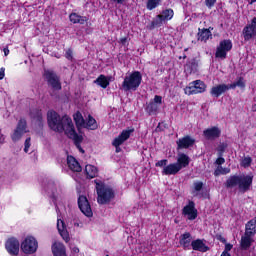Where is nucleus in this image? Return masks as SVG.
Wrapping results in <instances>:
<instances>
[{
    "label": "nucleus",
    "mask_w": 256,
    "mask_h": 256,
    "mask_svg": "<svg viewBox=\"0 0 256 256\" xmlns=\"http://www.w3.org/2000/svg\"><path fill=\"white\" fill-rule=\"evenodd\" d=\"M96 85H99L102 87V89H107L109 87V81L107 80V77L105 75H100L95 81Z\"/></svg>",
    "instance_id": "32"
},
{
    "label": "nucleus",
    "mask_w": 256,
    "mask_h": 256,
    "mask_svg": "<svg viewBox=\"0 0 256 256\" xmlns=\"http://www.w3.org/2000/svg\"><path fill=\"white\" fill-rule=\"evenodd\" d=\"M251 165V157H245L242 160V167H249Z\"/></svg>",
    "instance_id": "41"
},
{
    "label": "nucleus",
    "mask_w": 256,
    "mask_h": 256,
    "mask_svg": "<svg viewBox=\"0 0 256 256\" xmlns=\"http://www.w3.org/2000/svg\"><path fill=\"white\" fill-rule=\"evenodd\" d=\"M4 55L7 57L9 55V48H4Z\"/></svg>",
    "instance_id": "52"
},
{
    "label": "nucleus",
    "mask_w": 256,
    "mask_h": 256,
    "mask_svg": "<svg viewBox=\"0 0 256 256\" xmlns=\"http://www.w3.org/2000/svg\"><path fill=\"white\" fill-rule=\"evenodd\" d=\"M251 185H253V176L245 174L230 176L226 181V187L228 189L238 187L242 193H247L251 189Z\"/></svg>",
    "instance_id": "2"
},
{
    "label": "nucleus",
    "mask_w": 256,
    "mask_h": 256,
    "mask_svg": "<svg viewBox=\"0 0 256 256\" xmlns=\"http://www.w3.org/2000/svg\"><path fill=\"white\" fill-rule=\"evenodd\" d=\"M57 229L62 239H64L66 243H69V232L67 231V228H65V222H63V220L58 219Z\"/></svg>",
    "instance_id": "21"
},
{
    "label": "nucleus",
    "mask_w": 256,
    "mask_h": 256,
    "mask_svg": "<svg viewBox=\"0 0 256 256\" xmlns=\"http://www.w3.org/2000/svg\"><path fill=\"white\" fill-rule=\"evenodd\" d=\"M211 37V31L209 29H202L198 32V41H207Z\"/></svg>",
    "instance_id": "33"
},
{
    "label": "nucleus",
    "mask_w": 256,
    "mask_h": 256,
    "mask_svg": "<svg viewBox=\"0 0 256 256\" xmlns=\"http://www.w3.org/2000/svg\"><path fill=\"white\" fill-rule=\"evenodd\" d=\"M83 140H81L79 143H78V145H77V141H75L74 140V143H75V145H76V147L79 149V151H81V153H85V150H83V148H81V142H82Z\"/></svg>",
    "instance_id": "45"
},
{
    "label": "nucleus",
    "mask_w": 256,
    "mask_h": 256,
    "mask_svg": "<svg viewBox=\"0 0 256 256\" xmlns=\"http://www.w3.org/2000/svg\"><path fill=\"white\" fill-rule=\"evenodd\" d=\"M74 225H75L76 227H79V223H75Z\"/></svg>",
    "instance_id": "59"
},
{
    "label": "nucleus",
    "mask_w": 256,
    "mask_h": 256,
    "mask_svg": "<svg viewBox=\"0 0 256 256\" xmlns=\"http://www.w3.org/2000/svg\"><path fill=\"white\" fill-rule=\"evenodd\" d=\"M191 159L186 154L180 153L178 154L176 165H179L180 170L187 167L190 163Z\"/></svg>",
    "instance_id": "25"
},
{
    "label": "nucleus",
    "mask_w": 256,
    "mask_h": 256,
    "mask_svg": "<svg viewBox=\"0 0 256 256\" xmlns=\"http://www.w3.org/2000/svg\"><path fill=\"white\" fill-rule=\"evenodd\" d=\"M29 147H31V138H27L24 143V151L29 153Z\"/></svg>",
    "instance_id": "39"
},
{
    "label": "nucleus",
    "mask_w": 256,
    "mask_h": 256,
    "mask_svg": "<svg viewBox=\"0 0 256 256\" xmlns=\"http://www.w3.org/2000/svg\"><path fill=\"white\" fill-rule=\"evenodd\" d=\"M78 207L83 215H85L86 217H93V210H91V205L89 204V200H87V197L79 196Z\"/></svg>",
    "instance_id": "11"
},
{
    "label": "nucleus",
    "mask_w": 256,
    "mask_h": 256,
    "mask_svg": "<svg viewBox=\"0 0 256 256\" xmlns=\"http://www.w3.org/2000/svg\"><path fill=\"white\" fill-rule=\"evenodd\" d=\"M191 247L194 251H200L202 253H207L209 246L205 245L201 240H194L191 243Z\"/></svg>",
    "instance_id": "23"
},
{
    "label": "nucleus",
    "mask_w": 256,
    "mask_h": 256,
    "mask_svg": "<svg viewBox=\"0 0 256 256\" xmlns=\"http://www.w3.org/2000/svg\"><path fill=\"white\" fill-rule=\"evenodd\" d=\"M182 215L187 217L189 221H194V219H197V210L195 209V202L189 201L188 205H186L183 208Z\"/></svg>",
    "instance_id": "13"
},
{
    "label": "nucleus",
    "mask_w": 256,
    "mask_h": 256,
    "mask_svg": "<svg viewBox=\"0 0 256 256\" xmlns=\"http://www.w3.org/2000/svg\"><path fill=\"white\" fill-rule=\"evenodd\" d=\"M44 77L52 89L56 91L61 90V80H59V76L53 70H45Z\"/></svg>",
    "instance_id": "7"
},
{
    "label": "nucleus",
    "mask_w": 256,
    "mask_h": 256,
    "mask_svg": "<svg viewBox=\"0 0 256 256\" xmlns=\"http://www.w3.org/2000/svg\"><path fill=\"white\" fill-rule=\"evenodd\" d=\"M229 85L226 84H219L211 88L210 95L212 97H221L223 93H226V91H229Z\"/></svg>",
    "instance_id": "15"
},
{
    "label": "nucleus",
    "mask_w": 256,
    "mask_h": 256,
    "mask_svg": "<svg viewBox=\"0 0 256 256\" xmlns=\"http://www.w3.org/2000/svg\"><path fill=\"white\" fill-rule=\"evenodd\" d=\"M38 119H41V116L38 115Z\"/></svg>",
    "instance_id": "60"
},
{
    "label": "nucleus",
    "mask_w": 256,
    "mask_h": 256,
    "mask_svg": "<svg viewBox=\"0 0 256 256\" xmlns=\"http://www.w3.org/2000/svg\"><path fill=\"white\" fill-rule=\"evenodd\" d=\"M72 251H73L74 253H79V248H77V247L74 246V247L72 248Z\"/></svg>",
    "instance_id": "54"
},
{
    "label": "nucleus",
    "mask_w": 256,
    "mask_h": 256,
    "mask_svg": "<svg viewBox=\"0 0 256 256\" xmlns=\"http://www.w3.org/2000/svg\"><path fill=\"white\" fill-rule=\"evenodd\" d=\"M232 48L233 43H231V40L221 41L216 50V57L220 59H225V57H227V52L231 51Z\"/></svg>",
    "instance_id": "9"
},
{
    "label": "nucleus",
    "mask_w": 256,
    "mask_h": 256,
    "mask_svg": "<svg viewBox=\"0 0 256 256\" xmlns=\"http://www.w3.org/2000/svg\"><path fill=\"white\" fill-rule=\"evenodd\" d=\"M173 19V10L167 9L162 12V14L158 15V20L156 21V25L159 23H163V21H169Z\"/></svg>",
    "instance_id": "24"
},
{
    "label": "nucleus",
    "mask_w": 256,
    "mask_h": 256,
    "mask_svg": "<svg viewBox=\"0 0 256 256\" xmlns=\"http://www.w3.org/2000/svg\"><path fill=\"white\" fill-rule=\"evenodd\" d=\"M180 166L177 163H172L163 168V175H177L180 172Z\"/></svg>",
    "instance_id": "19"
},
{
    "label": "nucleus",
    "mask_w": 256,
    "mask_h": 256,
    "mask_svg": "<svg viewBox=\"0 0 256 256\" xmlns=\"http://www.w3.org/2000/svg\"><path fill=\"white\" fill-rule=\"evenodd\" d=\"M167 159H164V160H160L156 163V167H167Z\"/></svg>",
    "instance_id": "43"
},
{
    "label": "nucleus",
    "mask_w": 256,
    "mask_h": 256,
    "mask_svg": "<svg viewBox=\"0 0 256 256\" xmlns=\"http://www.w3.org/2000/svg\"><path fill=\"white\" fill-rule=\"evenodd\" d=\"M243 35L245 41H250L253 37H256V17H254L250 24L243 29Z\"/></svg>",
    "instance_id": "12"
},
{
    "label": "nucleus",
    "mask_w": 256,
    "mask_h": 256,
    "mask_svg": "<svg viewBox=\"0 0 256 256\" xmlns=\"http://www.w3.org/2000/svg\"><path fill=\"white\" fill-rule=\"evenodd\" d=\"M65 57H66V59H68L69 61H71V60L73 59V50H72V49H68V50L66 51Z\"/></svg>",
    "instance_id": "42"
},
{
    "label": "nucleus",
    "mask_w": 256,
    "mask_h": 256,
    "mask_svg": "<svg viewBox=\"0 0 256 256\" xmlns=\"http://www.w3.org/2000/svg\"><path fill=\"white\" fill-rule=\"evenodd\" d=\"M152 103H155L156 105H161L163 103V97L156 95L154 97V101H152Z\"/></svg>",
    "instance_id": "40"
},
{
    "label": "nucleus",
    "mask_w": 256,
    "mask_h": 256,
    "mask_svg": "<svg viewBox=\"0 0 256 256\" xmlns=\"http://www.w3.org/2000/svg\"><path fill=\"white\" fill-rule=\"evenodd\" d=\"M120 42L122 43V45H125V43H127V38L120 39Z\"/></svg>",
    "instance_id": "53"
},
{
    "label": "nucleus",
    "mask_w": 256,
    "mask_h": 256,
    "mask_svg": "<svg viewBox=\"0 0 256 256\" xmlns=\"http://www.w3.org/2000/svg\"><path fill=\"white\" fill-rule=\"evenodd\" d=\"M3 143H5V136L1 135L0 136V145H3Z\"/></svg>",
    "instance_id": "50"
},
{
    "label": "nucleus",
    "mask_w": 256,
    "mask_h": 256,
    "mask_svg": "<svg viewBox=\"0 0 256 256\" xmlns=\"http://www.w3.org/2000/svg\"><path fill=\"white\" fill-rule=\"evenodd\" d=\"M229 89H236V87H239L240 89H245V80L243 79V77H239L237 78V80L228 85Z\"/></svg>",
    "instance_id": "34"
},
{
    "label": "nucleus",
    "mask_w": 256,
    "mask_h": 256,
    "mask_svg": "<svg viewBox=\"0 0 256 256\" xmlns=\"http://www.w3.org/2000/svg\"><path fill=\"white\" fill-rule=\"evenodd\" d=\"M220 241H221L222 243H227V240H226L225 238L221 237V236H220Z\"/></svg>",
    "instance_id": "55"
},
{
    "label": "nucleus",
    "mask_w": 256,
    "mask_h": 256,
    "mask_svg": "<svg viewBox=\"0 0 256 256\" xmlns=\"http://www.w3.org/2000/svg\"><path fill=\"white\" fill-rule=\"evenodd\" d=\"M253 111H256V104L252 107Z\"/></svg>",
    "instance_id": "58"
},
{
    "label": "nucleus",
    "mask_w": 256,
    "mask_h": 256,
    "mask_svg": "<svg viewBox=\"0 0 256 256\" xmlns=\"http://www.w3.org/2000/svg\"><path fill=\"white\" fill-rule=\"evenodd\" d=\"M74 121H75L78 129L80 127H85V119L83 118V115H81L80 112H77L76 114H74Z\"/></svg>",
    "instance_id": "35"
},
{
    "label": "nucleus",
    "mask_w": 256,
    "mask_h": 256,
    "mask_svg": "<svg viewBox=\"0 0 256 256\" xmlns=\"http://www.w3.org/2000/svg\"><path fill=\"white\" fill-rule=\"evenodd\" d=\"M253 241V235L247 234L245 232L244 235L241 237L240 241V247L242 251H247V249H249V247H251V245L253 244Z\"/></svg>",
    "instance_id": "17"
},
{
    "label": "nucleus",
    "mask_w": 256,
    "mask_h": 256,
    "mask_svg": "<svg viewBox=\"0 0 256 256\" xmlns=\"http://www.w3.org/2000/svg\"><path fill=\"white\" fill-rule=\"evenodd\" d=\"M52 253L54 256H67L65 245L61 242H55L53 244Z\"/></svg>",
    "instance_id": "20"
},
{
    "label": "nucleus",
    "mask_w": 256,
    "mask_h": 256,
    "mask_svg": "<svg viewBox=\"0 0 256 256\" xmlns=\"http://www.w3.org/2000/svg\"><path fill=\"white\" fill-rule=\"evenodd\" d=\"M4 77H5V68H1L0 69V80L4 79Z\"/></svg>",
    "instance_id": "48"
},
{
    "label": "nucleus",
    "mask_w": 256,
    "mask_h": 256,
    "mask_svg": "<svg viewBox=\"0 0 256 256\" xmlns=\"http://www.w3.org/2000/svg\"><path fill=\"white\" fill-rule=\"evenodd\" d=\"M67 165L71 171H74L76 173H80L81 171V165L79 162L75 159L73 156L67 157Z\"/></svg>",
    "instance_id": "22"
},
{
    "label": "nucleus",
    "mask_w": 256,
    "mask_h": 256,
    "mask_svg": "<svg viewBox=\"0 0 256 256\" xmlns=\"http://www.w3.org/2000/svg\"><path fill=\"white\" fill-rule=\"evenodd\" d=\"M86 129H90L91 131H95V129H97L98 125H97V120H95V118H93V116L89 115L87 122H85V126Z\"/></svg>",
    "instance_id": "31"
},
{
    "label": "nucleus",
    "mask_w": 256,
    "mask_h": 256,
    "mask_svg": "<svg viewBox=\"0 0 256 256\" xmlns=\"http://www.w3.org/2000/svg\"><path fill=\"white\" fill-rule=\"evenodd\" d=\"M231 249H233V245H231V244H226V245H225V250H224V252L229 253V251H231Z\"/></svg>",
    "instance_id": "46"
},
{
    "label": "nucleus",
    "mask_w": 256,
    "mask_h": 256,
    "mask_svg": "<svg viewBox=\"0 0 256 256\" xmlns=\"http://www.w3.org/2000/svg\"><path fill=\"white\" fill-rule=\"evenodd\" d=\"M85 173L87 175V177H89V179H93L95 177H97V167L93 166V165H86L85 167Z\"/></svg>",
    "instance_id": "30"
},
{
    "label": "nucleus",
    "mask_w": 256,
    "mask_h": 256,
    "mask_svg": "<svg viewBox=\"0 0 256 256\" xmlns=\"http://www.w3.org/2000/svg\"><path fill=\"white\" fill-rule=\"evenodd\" d=\"M114 1V3H118L119 5H123V3L125 2V0H112Z\"/></svg>",
    "instance_id": "51"
},
{
    "label": "nucleus",
    "mask_w": 256,
    "mask_h": 256,
    "mask_svg": "<svg viewBox=\"0 0 256 256\" xmlns=\"http://www.w3.org/2000/svg\"><path fill=\"white\" fill-rule=\"evenodd\" d=\"M204 137L208 140L217 139L221 135V130L217 127H212L204 130Z\"/></svg>",
    "instance_id": "18"
},
{
    "label": "nucleus",
    "mask_w": 256,
    "mask_h": 256,
    "mask_svg": "<svg viewBox=\"0 0 256 256\" xmlns=\"http://www.w3.org/2000/svg\"><path fill=\"white\" fill-rule=\"evenodd\" d=\"M141 81H143V76L141 72L134 71L131 74H127L122 83V89L124 91H137L139 86L141 85Z\"/></svg>",
    "instance_id": "4"
},
{
    "label": "nucleus",
    "mask_w": 256,
    "mask_h": 256,
    "mask_svg": "<svg viewBox=\"0 0 256 256\" xmlns=\"http://www.w3.org/2000/svg\"><path fill=\"white\" fill-rule=\"evenodd\" d=\"M216 163H217V165H223V163H225V158H218L216 160Z\"/></svg>",
    "instance_id": "47"
},
{
    "label": "nucleus",
    "mask_w": 256,
    "mask_h": 256,
    "mask_svg": "<svg viewBox=\"0 0 256 256\" xmlns=\"http://www.w3.org/2000/svg\"><path fill=\"white\" fill-rule=\"evenodd\" d=\"M158 110H159V105L154 102H150L146 107V111L147 113H149V115H155Z\"/></svg>",
    "instance_id": "36"
},
{
    "label": "nucleus",
    "mask_w": 256,
    "mask_h": 256,
    "mask_svg": "<svg viewBox=\"0 0 256 256\" xmlns=\"http://www.w3.org/2000/svg\"><path fill=\"white\" fill-rule=\"evenodd\" d=\"M221 256H231L228 252H222Z\"/></svg>",
    "instance_id": "56"
},
{
    "label": "nucleus",
    "mask_w": 256,
    "mask_h": 256,
    "mask_svg": "<svg viewBox=\"0 0 256 256\" xmlns=\"http://www.w3.org/2000/svg\"><path fill=\"white\" fill-rule=\"evenodd\" d=\"M214 175H221V167H218L215 172H214Z\"/></svg>",
    "instance_id": "49"
},
{
    "label": "nucleus",
    "mask_w": 256,
    "mask_h": 256,
    "mask_svg": "<svg viewBox=\"0 0 256 256\" xmlns=\"http://www.w3.org/2000/svg\"><path fill=\"white\" fill-rule=\"evenodd\" d=\"M27 133V120L26 119H20L18 121V124L16 126V129L11 135L12 141L14 143H17V141H20L21 137Z\"/></svg>",
    "instance_id": "8"
},
{
    "label": "nucleus",
    "mask_w": 256,
    "mask_h": 256,
    "mask_svg": "<svg viewBox=\"0 0 256 256\" xmlns=\"http://www.w3.org/2000/svg\"><path fill=\"white\" fill-rule=\"evenodd\" d=\"M191 243H193V238L189 232L184 233L180 238V245H183L185 249H191Z\"/></svg>",
    "instance_id": "26"
},
{
    "label": "nucleus",
    "mask_w": 256,
    "mask_h": 256,
    "mask_svg": "<svg viewBox=\"0 0 256 256\" xmlns=\"http://www.w3.org/2000/svg\"><path fill=\"white\" fill-rule=\"evenodd\" d=\"M132 133H133V129L124 130L117 138L114 139V141L112 142V145L116 147V153H119L121 151V148L119 147H121V145H123V143H125V141H127V139L131 137Z\"/></svg>",
    "instance_id": "10"
},
{
    "label": "nucleus",
    "mask_w": 256,
    "mask_h": 256,
    "mask_svg": "<svg viewBox=\"0 0 256 256\" xmlns=\"http://www.w3.org/2000/svg\"><path fill=\"white\" fill-rule=\"evenodd\" d=\"M37 247V240L33 236L26 237L25 240L21 243V250L27 255L35 253V251H37Z\"/></svg>",
    "instance_id": "6"
},
{
    "label": "nucleus",
    "mask_w": 256,
    "mask_h": 256,
    "mask_svg": "<svg viewBox=\"0 0 256 256\" xmlns=\"http://www.w3.org/2000/svg\"><path fill=\"white\" fill-rule=\"evenodd\" d=\"M48 125L52 131L56 133H65L69 139L76 141V145L81 143L82 138L75 131V126L73 125V120L69 116H59L55 111H49L47 114Z\"/></svg>",
    "instance_id": "1"
},
{
    "label": "nucleus",
    "mask_w": 256,
    "mask_h": 256,
    "mask_svg": "<svg viewBox=\"0 0 256 256\" xmlns=\"http://www.w3.org/2000/svg\"><path fill=\"white\" fill-rule=\"evenodd\" d=\"M253 3H256V0H251L250 5H253Z\"/></svg>",
    "instance_id": "57"
},
{
    "label": "nucleus",
    "mask_w": 256,
    "mask_h": 256,
    "mask_svg": "<svg viewBox=\"0 0 256 256\" xmlns=\"http://www.w3.org/2000/svg\"><path fill=\"white\" fill-rule=\"evenodd\" d=\"M245 233L246 235H256V217L246 224Z\"/></svg>",
    "instance_id": "27"
},
{
    "label": "nucleus",
    "mask_w": 256,
    "mask_h": 256,
    "mask_svg": "<svg viewBox=\"0 0 256 256\" xmlns=\"http://www.w3.org/2000/svg\"><path fill=\"white\" fill-rule=\"evenodd\" d=\"M96 185L97 202L99 205H107L115 199V190L101 180H94Z\"/></svg>",
    "instance_id": "3"
},
{
    "label": "nucleus",
    "mask_w": 256,
    "mask_h": 256,
    "mask_svg": "<svg viewBox=\"0 0 256 256\" xmlns=\"http://www.w3.org/2000/svg\"><path fill=\"white\" fill-rule=\"evenodd\" d=\"M178 149H189L195 145V140L191 136H185L177 141Z\"/></svg>",
    "instance_id": "16"
},
{
    "label": "nucleus",
    "mask_w": 256,
    "mask_h": 256,
    "mask_svg": "<svg viewBox=\"0 0 256 256\" xmlns=\"http://www.w3.org/2000/svg\"><path fill=\"white\" fill-rule=\"evenodd\" d=\"M217 3V0H206L207 7H213Z\"/></svg>",
    "instance_id": "44"
},
{
    "label": "nucleus",
    "mask_w": 256,
    "mask_h": 256,
    "mask_svg": "<svg viewBox=\"0 0 256 256\" xmlns=\"http://www.w3.org/2000/svg\"><path fill=\"white\" fill-rule=\"evenodd\" d=\"M159 3H161V0H148L147 9L153 11V9L159 6Z\"/></svg>",
    "instance_id": "38"
},
{
    "label": "nucleus",
    "mask_w": 256,
    "mask_h": 256,
    "mask_svg": "<svg viewBox=\"0 0 256 256\" xmlns=\"http://www.w3.org/2000/svg\"><path fill=\"white\" fill-rule=\"evenodd\" d=\"M207 86L201 80H195L184 89L186 95H197L198 93H205Z\"/></svg>",
    "instance_id": "5"
},
{
    "label": "nucleus",
    "mask_w": 256,
    "mask_h": 256,
    "mask_svg": "<svg viewBox=\"0 0 256 256\" xmlns=\"http://www.w3.org/2000/svg\"><path fill=\"white\" fill-rule=\"evenodd\" d=\"M70 21L72 23H80V25H85L87 22V17L79 16L77 13L70 14Z\"/></svg>",
    "instance_id": "29"
},
{
    "label": "nucleus",
    "mask_w": 256,
    "mask_h": 256,
    "mask_svg": "<svg viewBox=\"0 0 256 256\" xmlns=\"http://www.w3.org/2000/svg\"><path fill=\"white\" fill-rule=\"evenodd\" d=\"M47 192L50 194V197L57 201L59 199V193L57 192V185L53 182L49 183L47 186Z\"/></svg>",
    "instance_id": "28"
},
{
    "label": "nucleus",
    "mask_w": 256,
    "mask_h": 256,
    "mask_svg": "<svg viewBox=\"0 0 256 256\" xmlns=\"http://www.w3.org/2000/svg\"><path fill=\"white\" fill-rule=\"evenodd\" d=\"M19 240L15 238H10L6 242V250L10 255H19Z\"/></svg>",
    "instance_id": "14"
},
{
    "label": "nucleus",
    "mask_w": 256,
    "mask_h": 256,
    "mask_svg": "<svg viewBox=\"0 0 256 256\" xmlns=\"http://www.w3.org/2000/svg\"><path fill=\"white\" fill-rule=\"evenodd\" d=\"M193 185H194V187L192 190V195L194 197H199V191H201V189H203V182L197 181V182H194Z\"/></svg>",
    "instance_id": "37"
}]
</instances>
